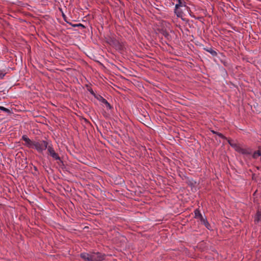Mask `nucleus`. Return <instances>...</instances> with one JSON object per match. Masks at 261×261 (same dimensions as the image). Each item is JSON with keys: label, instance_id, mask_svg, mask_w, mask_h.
<instances>
[{"label": "nucleus", "instance_id": "obj_1", "mask_svg": "<svg viewBox=\"0 0 261 261\" xmlns=\"http://www.w3.org/2000/svg\"><path fill=\"white\" fill-rule=\"evenodd\" d=\"M48 145L47 142L44 140L35 141L33 148L35 149L38 152L42 153L47 149Z\"/></svg>", "mask_w": 261, "mask_h": 261}, {"label": "nucleus", "instance_id": "obj_2", "mask_svg": "<svg viewBox=\"0 0 261 261\" xmlns=\"http://www.w3.org/2000/svg\"><path fill=\"white\" fill-rule=\"evenodd\" d=\"M22 140L24 141V145L25 146L30 148H34V141L31 140L30 139H29L27 136L23 135L22 137Z\"/></svg>", "mask_w": 261, "mask_h": 261}, {"label": "nucleus", "instance_id": "obj_3", "mask_svg": "<svg viewBox=\"0 0 261 261\" xmlns=\"http://www.w3.org/2000/svg\"><path fill=\"white\" fill-rule=\"evenodd\" d=\"M104 259V256L100 253H93L90 255V261H101Z\"/></svg>", "mask_w": 261, "mask_h": 261}, {"label": "nucleus", "instance_id": "obj_4", "mask_svg": "<svg viewBox=\"0 0 261 261\" xmlns=\"http://www.w3.org/2000/svg\"><path fill=\"white\" fill-rule=\"evenodd\" d=\"M47 151L50 155L56 160H60V158L58 154L55 152L54 149L51 145H48L47 148Z\"/></svg>", "mask_w": 261, "mask_h": 261}, {"label": "nucleus", "instance_id": "obj_5", "mask_svg": "<svg viewBox=\"0 0 261 261\" xmlns=\"http://www.w3.org/2000/svg\"><path fill=\"white\" fill-rule=\"evenodd\" d=\"M195 217L196 218H198V219H200V220L204 223V224L205 225V226L208 228L209 229L208 227V223H207V222H206L205 219L203 218V217H202V215L201 214V213H200V211L198 210H196L195 211Z\"/></svg>", "mask_w": 261, "mask_h": 261}, {"label": "nucleus", "instance_id": "obj_6", "mask_svg": "<svg viewBox=\"0 0 261 261\" xmlns=\"http://www.w3.org/2000/svg\"><path fill=\"white\" fill-rule=\"evenodd\" d=\"M99 100L104 105V106L108 109H111V106L110 105V103L107 101L106 99L103 98L102 97H100Z\"/></svg>", "mask_w": 261, "mask_h": 261}, {"label": "nucleus", "instance_id": "obj_7", "mask_svg": "<svg viewBox=\"0 0 261 261\" xmlns=\"http://www.w3.org/2000/svg\"><path fill=\"white\" fill-rule=\"evenodd\" d=\"M90 255L91 254L85 253L81 254V257L86 261H90Z\"/></svg>", "mask_w": 261, "mask_h": 261}, {"label": "nucleus", "instance_id": "obj_8", "mask_svg": "<svg viewBox=\"0 0 261 261\" xmlns=\"http://www.w3.org/2000/svg\"><path fill=\"white\" fill-rule=\"evenodd\" d=\"M256 222H261V212L258 211L254 218Z\"/></svg>", "mask_w": 261, "mask_h": 261}, {"label": "nucleus", "instance_id": "obj_9", "mask_svg": "<svg viewBox=\"0 0 261 261\" xmlns=\"http://www.w3.org/2000/svg\"><path fill=\"white\" fill-rule=\"evenodd\" d=\"M234 149L237 151L238 152L244 153L245 151L239 145L237 144L236 147H234Z\"/></svg>", "mask_w": 261, "mask_h": 261}, {"label": "nucleus", "instance_id": "obj_10", "mask_svg": "<svg viewBox=\"0 0 261 261\" xmlns=\"http://www.w3.org/2000/svg\"><path fill=\"white\" fill-rule=\"evenodd\" d=\"M182 7H185V5L180 0H178V3L176 4L175 8L178 9Z\"/></svg>", "mask_w": 261, "mask_h": 261}, {"label": "nucleus", "instance_id": "obj_11", "mask_svg": "<svg viewBox=\"0 0 261 261\" xmlns=\"http://www.w3.org/2000/svg\"><path fill=\"white\" fill-rule=\"evenodd\" d=\"M260 155H261V151H259V150H258L257 151H255L253 153V157L255 159V158H257L258 156H260Z\"/></svg>", "mask_w": 261, "mask_h": 261}, {"label": "nucleus", "instance_id": "obj_12", "mask_svg": "<svg viewBox=\"0 0 261 261\" xmlns=\"http://www.w3.org/2000/svg\"><path fill=\"white\" fill-rule=\"evenodd\" d=\"M175 13H176V15L178 17L181 16V12L180 11V10H179V8L178 9L175 8Z\"/></svg>", "mask_w": 261, "mask_h": 261}, {"label": "nucleus", "instance_id": "obj_13", "mask_svg": "<svg viewBox=\"0 0 261 261\" xmlns=\"http://www.w3.org/2000/svg\"><path fill=\"white\" fill-rule=\"evenodd\" d=\"M0 110L7 113H10V110L2 106H0Z\"/></svg>", "mask_w": 261, "mask_h": 261}, {"label": "nucleus", "instance_id": "obj_14", "mask_svg": "<svg viewBox=\"0 0 261 261\" xmlns=\"http://www.w3.org/2000/svg\"><path fill=\"white\" fill-rule=\"evenodd\" d=\"M228 143H229V144H230V145L231 146H232V147H233V148H234V147H236V145H237V143H236L233 142V141H230V140H229V141H228Z\"/></svg>", "mask_w": 261, "mask_h": 261}, {"label": "nucleus", "instance_id": "obj_15", "mask_svg": "<svg viewBox=\"0 0 261 261\" xmlns=\"http://www.w3.org/2000/svg\"><path fill=\"white\" fill-rule=\"evenodd\" d=\"M218 135L221 138H223V136L221 134L218 133Z\"/></svg>", "mask_w": 261, "mask_h": 261}]
</instances>
